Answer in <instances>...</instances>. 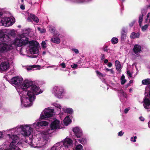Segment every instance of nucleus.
<instances>
[{"label":"nucleus","instance_id":"nucleus-1","mask_svg":"<svg viewBox=\"0 0 150 150\" xmlns=\"http://www.w3.org/2000/svg\"><path fill=\"white\" fill-rule=\"evenodd\" d=\"M23 81V78L18 76L14 77L11 80L12 83L17 86L16 89L21 97V106L29 107L32 105L35 99V95L42 92L38 87L33 84L30 81L25 80L22 84Z\"/></svg>","mask_w":150,"mask_h":150},{"label":"nucleus","instance_id":"nucleus-2","mask_svg":"<svg viewBox=\"0 0 150 150\" xmlns=\"http://www.w3.org/2000/svg\"><path fill=\"white\" fill-rule=\"evenodd\" d=\"M49 123L45 121L35 122L31 125H19L16 127L7 130L9 133L7 135L8 137L11 139L9 148L4 150H21L16 145H18L20 139L22 137H29L33 131L32 127L36 129H39L42 126L47 125ZM5 145H2L0 146V149L3 150Z\"/></svg>","mask_w":150,"mask_h":150},{"label":"nucleus","instance_id":"nucleus-3","mask_svg":"<svg viewBox=\"0 0 150 150\" xmlns=\"http://www.w3.org/2000/svg\"><path fill=\"white\" fill-rule=\"evenodd\" d=\"M29 43V48L30 53L32 54H36V57L39 54L38 49L39 43L34 41H29L28 38L25 36L24 34L18 36L14 40L13 44L19 47L25 46Z\"/></svg>","mask_w":150,"mask_h":150},{"label":"nucleus","instance_id":"nucleus-4","mask_svg":"<svg viewBox=\"0 0 150 150\" xmlns=\"http://www.w3.org/2000/svg\"><path fill=\"white\" fill-rule=\"evenodd\" d=\"M61 123L57 120H55L52 122L50 129L40 132L37 135L36 141L42 145H45L48 142L50 134L53 132V130L60 129Z\"/></svg>","mask_w":150,"mask_h":150},{"label":"nucleus","instance_id":"nucleus-5","mask_svg":"<svg viewBox=\"0 0 150 150\" xmlns=\"http://www.w3.org/2000/svg\"><path fill=\"white\" fill-rule=\"evenodd\" d=\"M72 144V140L69 138H66L64 140L63 142L57 143L55 144L50 149L47 150H62L67 149L71 147Z\"/></svg>","mask_w":150,"mask_h":150},{"label":"nucleus","instance_id":"nucleus-6","mask_svg":"<svg viewBox=\"0 0 150 150\" xmlns=\"http://www.w3.org/2000/svg\"><path fill=\"white\" fill-rule=\"evenodd\" d=\"M54 110L49 108L45 109L42 112L40 119L41 120L45 119L47 117H50L53 115Z\"/></svg>","mask_w":150,"mask_h":150},{"label":"nucleus","instance_id":"nucleus-7","mask_svg":"<svg viewBox=\"0 0 150 150\" xmlns=\"http://www.w3.org/2000/svg\"><path fill=\"white\" fill-rule=\"evenodd\" d=\"M6 42V41L4 42H0V53H4L9 51L13 48L11 45L7 44Z\"/></svg>","mask_w":150,"mask_h":150},{"label":"nucleus","instance_id":"nucleus-8","mask_svg":"<svg viewBox=\"0 0 150 150\" xmlns=\"http://www.w3.org/2000/svg\"><path fill=\"white\" fill-rule=\"evenodd\" d=\"M14 20L12 18L6 17L2 18L1 20V25L8 27L12 25L14 23Z\"/></svg>","mask_w":150,"mask_h":150},{"label":"nucleus","instance_id":"nucleus-9","mask_svg":"<svg viewBox=\"0 0 150 150\" xmlns=\"http://www.w3.org/2000/svg\"><path fill=\"white\" fill-rule=\"evenodd\" d=\"M63 92V89L61 87L54 86L52 90V93L53 94L58 98L62 97Z\"/></svg>","mask_w":150,"mask_h":150},{"label":"nucleus","instance_id":"nucleus-10","mask_svg":"<svg viewBox=\"0 0 150 150\" xmlns=\"http://www.w3.org/2000/svg\"><path fill=\"white\" fill-rule=\"evenodd\" d=\"M38 134L36 135V138L34 139L33 142L32 141V139L31 138H28V139L25 141V142L30 145L31 146L35 148L36 147H42L44 146L45 145H41L36 141L37 139V135Z\"/></svg>","mask_w":150,"mask_h":150},{"label":"nucleus","instance_id":"nucleus-11","mask_svg":"<svg viewBox=\"0 0 150 150\" xmlns=\"http://www.w3.org/2000/svg\"><path fill=\"white\" fill-rule=\"evenodd\" d=\"M75 135L77 138H80L83 135V132L82 129L79 127H77L74 128L73 129Z\"/></svg>","mask_w":150,"mask_h":150},{"label":"nucleus","instance_id":"nucleus-12","mask_svg":"<svg viewBox=\"0 0 150 150\" xmlns=\"http://www.w3.org/2000/svg\"><path fill=\"white\" fill-rule=\"evenodd\" d=\"M9 67V63L7 62H4L0 64V70L5 71L8 69Z\"/></svg>","mask_w":150,"mask_h":150},{"label":"nucleus","instance_id":"nucleus-13","mask_svg":"<svg viewBox=\"0 0 150 150\" xmlns=\"http://www.w3.org/2000/svg\"><path fill=\"white\" fill-rule=\"evenodd\" d=\"M6 32L5 29H0V42H4L6 41Z\"/></svg>","mask_w":150,"mask_h":150},{"label":"nucleus","instance_id":"nucleus-14","mask_svg":"<svg viewBox=\"0 0 150 150\" xmlns=\"http://www.w3.org/2000/svg\"><path fill=\"white\" fill-rule=\"evenodd\" d=\"M133 50L135 54L139 53L142 51L141 47L139 45H135Z\"/></svg>","mask_w":150,"mask_h":150},{"label":"nucleus","instance_id":"nucleus-15","mask_svg":"<svg viewBox=\"0 0 150 150\" xmlns=\"http://www.w3.org/2000/svg\"><path fill=\"white\" fill-rule=\"evenodd\" d=\"M120 96H121L120 100L122 102L124 103L126 100V97L127 96V94L125 93H124L122 90L120 91Z\"/></svg>","mask_w":150,"mask_h":150},{"label":"nucleus","instance_id":"nucleus-16","mask_svg":"<svg viewBox=\"0 0 150 150\" xmlns=\"http://www.w3.org/2000/svg\"><path fill=\"white\" fill-rule=\"evenodd\" d=\"M62 110L64 112L70 114H71L73 112V109L71 108H67L64 107L62 108Z\"/></svg>","mask_w":150,"mask_h":150},{"label":"nucleus","instance_id":"nucleus-17","mask_svg":"<svg viewBox=\"0 0 150 150\" xmlns=\"http://www.w3.org/2000/svg\"><path fill=\"white\" fill-rule=\"evenodd\" d=\"M71 120L68 116H67L64 120V122L65 125L67 126L71 123Z\"/></svg>","mask_w":150,"mask_h":150},{"label":"nucleus","instance_id":"nucleus-18","mask_svg":"<svg viewBox=\"0 0 150 150\" xmlns=\"http://www.w3.org/2000/svg\"><path fill=\"white\" fill-rule=\"evenodd\" d=\"M115 65L116 69L117 70H120L121 68V65L119 61L117 60H116L115 61Z\"/></svg>","mask_w":150,"mask_h":150},{"label":"nucleus","instance_id":"nucleus-19","mask_svg":"<svg viewBox=\"0 0 150 150\" xmlns=\"http://www.w3.org/2000/svg\"><path fill=\"white\" fill-rule=\"evenodd\" d=\"M142 84L143 85H148L150 84V79H147L142 80Z\"/></svg>","mask_w":150,"mask_h":150},{"label":"nucleus","instance_id":"nucleus-20","mask_svg":"<svg viewBox=\"0 0 150 150\" xmlns=\"http://www.w3.org/2000/svg\"><path fill=\"white\" fill-rule=\"evenodd\" d=\"M51 40L52 42L57 44H59L60 42V39L58 38H52Z\"/></svg>","mask_w":150,"mask_h":150},{"label":"nucleus","instance_id":"nucleus-21","mask_svg":"<svg viewBox=\"0 0 150 150\" xmlns=\"http://www.w3.org/2000/svg\"><path fill=\"white\" fill-rule=\"evenodd\" d=\"M139 33H135L134 32L132 33L130 35V38H139Z\"/></svg>","mask_w":150,"mask_h":150},{"label":"nucleus","instance_id":"nucleus-22","mask_svg":"<svg viewBox=\"0 0 150 150\" xmlns=\"http://www.w3.org/2000/svg\"><path fill=\"white\" fill-rule=\"evenodd\" d=\"M143 15L142 14L140 15L139 17V23L140 26H141L142 25V23L143 20Z\"/></svg>","mask_w":150,"mask_h":150},{"label":"nucleus","instance_id":"nucleus-23","mask_svg":"<svg viewBox=\"0 0 150 150\" xmlns=\"http://www.w3.org/2000/svg\"><path fill=\"white\" fill-rule=\"evenodd\" d=\"M30 17L35 22L38 23L39 21V19L38 17L35 16L34 15L30 14Z\"/></svg>","mask_w":150,"mask_h":150},{"label":"nucleus","instance_id":"nucleus-24","mask_svg":"<svg viewBox=\"0 0 150 150\" xmlns=\"http://www.w3.org/2000/svg\"><path fill=\"white\" fill-rule=\"evenodd\" d=\"M6 30V32L5 33H5H9V34L11 36H13L15 35V31L14 30H6V29H5Z\"/></svg>","mask_w":150,"mask_h":150},{"label":"nucleus","instance_id":"nucleus-25","mask_svg":"<svg viewBox=\"0 0 150 150\" xmlns=\"http://www.w3.org/2000/svg\"><path fill=\"white\" fill-rule=\"evenodd\" d=\"M149 26V25L148 24H146L142 26L141 30L143 31H145L148 28Z\"/></svg>","mask_w":150,"mask_h":150},{"label":"nucleus","instance_id":"nucleus-26","mask_svg":"<svg viewBox=\"0 0 150 150\" xmlns=\"http://www.w3.org/2000/svg\"><path fill=\"white\" fill-rule=\"evenodd\" d=\"M121 84H124L126 82V80L125 79V76L124 75H122L121 78Z\"/></svg>","mask_w":150,"mask_h":150},{"label":"nucleus","instance_id":"nucleus-27","mask_svg":"<svg viewBox=\"0 0 150 150\" xmlns=\"http://www.w3.org/2000/svg\"><path fill=\"white\" fill-rule=\"evenodd\" d=\"M111 42L112 44H115L118 42V39L116 38H113L111 39Z\"/></svg>","mask_w":150,"mask_h":150},{"label":"nucleus","instance_id":"nucleus-28","mask_svg":"<svg viewBox=\"0 0 150 150\" xmlns=\"http://www.w3.org/2000/svg\"><path fill=\"white\" fill-rule=\"evenodd\" d=\"M39 67L38 65H33L32 66L29 67L27 68V69L28 70H33V69L34 68H36V67Z\"/></svg>","mask_w":150,"mask_h":150},{"label":"nucleus","instance_id":"nucleus-29","mask_svg":"<svg viewBox=\"0 0 150 150\" xmlns=\"http://www.w3.org/2000/svg\"><path fill=\"white\" fill-rule=\"evenodd\" d=\"M75 150H83V146L81 144H79L76 146Z\"/></svg>","mask_w":150,"mask_h":150},{"label":"nucleus","instance_id":"nucleus-30","mask_svg":"<svg viewBox=\"0 0 150 150\" xmlns=\"http://www.w3.org/2000/svg\"><path fill=\"white\" fill-rule=\"evenodd\" d=\"M97 75L100 78V79H102L103 77V74L100 73V72L96 71Z\"/></svg>","mask_w":150,"mask_h":150},{"label":"nucleus","instance_id":"nucleus-31","mask_svg":"<svg viewBox=\"0 0 150 150\" xmlns=\"http://www.w3.org/2000/svg\"><path fill=\"white\" fill-rule=\"evenodd\" d=\"M126 34H125V33H122L121 37V40L124 41L126 39Z\"/></svg>","mask_w":150,"mask_h":150},{"label":"nucleus","instance_id":"nucleus-32","mask_svg":"<svg viewBox=\"0 0 150 150\" xmlns=\"http://www.w3.org/2000/svg\"><path fill=\"white\" fill-rule=\"evenodd\" d=\"M78 141L82 144H84L86 142V140L84 138H83L81 139H79Z\"/></svg>","mask_w":150,"mask_h":150},{"label":"nucleus","instance_id":"nucleus-33","mask_svg":"<svg viewBox=\"0 0 150 150\" xmlns=\"http://www.w3.org/2000/svg\"><path fill=\"white\" fill-rule=\"evenodd\" d=\"M38 29L41 33H43L45 32L46 30L44 28H41L40 27L38 28Z\"/></svg>","mask_w":150,"mask_h":150},{"label":"nucleus","instance_id":"nucleus-34","mask_svg":"<svg viewBox=\"0 0 150 150\" xmlns=\"http://www.w3.org/2000/svg\"><path fill=\"white\" fill-rule=\"evenodd\" d=\"M56 108L60 110L61 108V106L60 105L57 103H54L53 104Z\"/></svg>","mask_w":150,"mask_h":150},{"label":"nucleus","instance_id":"nucleus-35","mask_svg":"<svg viewBox=\"0 0 150 150\" xmlns=\"http://www.w3.org/2000/svg\"><path fill=\"white\" fill-rule=\"evenodd\" d=\"M49 30L51 33H54V32H55V29L54 27L50 26L49 27Z\"/></svg>","mask_w":150,"mask_h":150},{"label":"nucleus","instance_id":"nucleus-36","mask_svg":"<svg viewBox=\"0 0 150 150\" xmlns=\"http://www.w3.org/2000/svg\"><path fill=\"white\" fill-rule=\"evenodd\" d=\"M137 138V137L136 136L134 137H132L131 138L130 140L133 142H135L136 141V139Z\"/></svg>","mask_w":150,"mask_h":150},{"label":"nucleus","instance_id":"nucleus-37","mask_svg":"<svg viewBox=\"0 0 150 150\" xmlns=\"http://www.w3.org/2000/svg\"><path fill=\"white\" fill-rule=\"evenodd\" d=\"M78 65L76 64H73L72 65H71V67L72 68L74 69H76L77 68Z\"/></svg>","mask_w":150,"mask_h":150},{"label":"nucleus","instance_id":"nucleus-38","mask_svg":"<svg viewBox=\"0 0 150 150\" xmlns=\"http://www.w3.org/2000/svg\"><path fill=\"white\" fill-rule=\"evenodd\" d=\"M41 45L42 47L45 48L46 46V44L45 42H42L41 43Z\"/></svg>","mask_w":150,"mask_h":150},{"label":"nucleus","instance_id":"nucleus-39","mask_svg":"<svg viewBox=\"0 0 150 150\" xmlns=\"http://www.w3.org/2000/svg\"><path fill=\"white\" fill-rule=\"evenodd\" d=\"M124 133V132H123L122 131H121L118 132V136H119L121 137L123 135Z\"/></svg>","mask_w":150,"mask_h":150},{"label":"nucleus","instance_id":"nucleus-40","mask_svg":"<svg viewBox=\"0 0 150 150\" xmlns=\"http://www.w3.org/2000/svg\"><path fill=\"white\" fill-rule=\"evenodd\" d=\"M60 65L63 68H64L66 67V65L64 62H63L60 64Z\"/></svg>","mask_w":150,"mask_h":150},{"label":"nucleus","instance_id":"nucleus-41","mask_svg":"<svg viewBox=\"0 0 150 150\" xmlns=\"http://www.w3.org/2000/svg\"><path fill=\"white\" fill-rule=\"evenodd\" d=\"M72 50L76 54H78L79 52V50L77 49H72Z\"/></svg>","mask_w":150,"mask_h":150},{"label":"nucleus","instance_id":"nucleus-42","mask_svg":"<svg viewBox=\"0 0 150 150\" xmlns=\"http://www.w3.org/2000/svg\"><path fill=\"white\" fill-rule=\"evenodd\" d=\"M127 74L128 75L129 77H131L132 76V73H130V72L129 71H127Z\"/></svg>","mask_w":150,"mask_h":150},{"label":"nucleus","instance_id":"nucleus-43","mask_svg":"<svg viewBox=\"0 0 150 150\" xmlns=\"http://www.w3.org/2000/svg\"><path fill=\"white\" fill-rule=\"evenodd\" d=\"M135 22V21H132L130 23H129V25L131 27H132V26H133V25L134 24Z\"/></svg>","mask_w":150,"mask_h":150},{"label":"nucleus","instance_id":"nucleus-44","mask_svg":"<svg viewBox=\"0 0 150 150\" xmlns=\"http://www.w3.org/2000/svg\"><path fill=\"white\" fill-rule=\"evenodd\" d=\"M129 110V108H126L124 110V112L125 113V114L127 113Z\"/></svg>","mask_w":150,"mask_h":150},{"label":"nucleus","instance_id":"nucleus-45","mask_svg":"<svg viewBox=\"0 0 150 150\" xmlns=\"http://www.w3.org/2000/svg\"><path fill=\"white\" fill-rule=\"evenodd\" d=\"M110 72V74H114V71L112 69H111L109 71Z\"/></svg>","mask_w":150,"mask_h":150},{"label":"nucleus","instance_id":"nucleus-46","mask_svg":"<svg viewBox=\"0 0 150 150\" xmlns=\"http://www.w3.org/2000/svg\"><path fill=\"white\" fill-rule=\"evenodd\" d=\"M20 8L22 10H24L25 8V7L24 6L21 5L20 6Z\"/></svg>","mask_w":150,"mask_h":150},{"label":"nucleus","instance_id":"nucleus-47","mask_svg":"<svg viewBox=\"0 0 150 150\" xmlns=\"http://www.w3.org/2000/svg\"><path fill=\"white\" fill-rule=\"evenodd\" d=\"M112 66V64L111 62L109 63L108 64V66L109 67H111Z\"/></svg>","mask_w":150,"mask_h":150},{"label":"nucleus","instance_id":"nucleus-48","mask_svg":"<svg viewBox=\"0 0 150 150\" xmlns=\"http://www.w3.org/2000/svg\"><path fill=\"white\" fill-rule=\"evenodd\" d=\"M140 120L142 121H144V118L142 117H140L139 118Z\"/></svg>","mask_w":150,"mask_h":150},{"label":"nucleus","instance_id":"nucleus-49","mask_svg":"<svg viewBox=\"0 0 150 150\" xmlns=\"http://www.w3.org/2000/svg\"><path fill=\"white\" fill-rule=\"evenodd\" d=\"M110 69H108V68H105V71H110Z\"/></svg>","mask_w":150,"mask_h":150},{"label":"nucleus","instance_id":"nucleus-50","mask_svg":"<svg viewBox=\"0 0 150 150\" xmlns=\"http://www.w3.org/2000/svg\"><path fill=\"white\" fill-rule=\"evenodd\" d=\"M3 137V134H2V133L0 132V138H1L2 137Z\"/></svg>","mask_w":150,"mask_h":150},{"label":"nucleus","instance_id":"nucleus-51","mask_svg":"<svg viewBox=\"0 0 150 150\" xmlns=\"http://www.w3.org/2000/svg\"><path fill=\"white\" fill-rule=\"evenodd\" d=\"M108 59H106L104 61V62L105 64L107 63L108 62Z\"/></svg>","mask_w":150,"mask_h":150},{"label":"nucleus","instance_id":"nucleus-52","mask_svg":"<svg viewBox=\"0 0 150 150\" xmlns=\"http://www.w3.org/2000/svg\"><path fill=\"white\" fill-rule=\"evenodd\" d=\"M150 13H148L146 16L147 18H148V17H149L150 16Z\"/></svg>","mask_w":150,"mask_h":150},{"label":"nucleus","instance_id":"nucleus-53","mask_svg":"<svg viewBox=\"0 0 150 150\" xmlns=\"http://www.w3.org/2000/svg\"><path fill=\"white\" fill-rule=\"evenodd\" d=\"M54 66V65H52V66H48V67H47V68H49V67L52 68V67H53Z\"/></svg>","mask_w":150,"mask_h":150},{"label":"nucleus","instance_id":"nucleus-54","mask_svg":"<svg viewBox=\"0 0 150 150\" xmlns=\"http://www.w3.org/2000/svg\"><path fill=\"white\" fill-rule=\"evenodd\" d=\"M104 51H107V48H105L104 49Z\"/></svg>","mask_w":150,"mask_h":150},{"label":"nucleus","instance_id":"nucleus-55","mask_svg":"<svg viewBox=\"0 0 150 150\" xmlns=\"http://www.w3.org/2000/svg\"><path fill=\"white\" fill-rule=\"evenodd\" d=\"M46 54V52L45 51H43L42 52V54L43 55H44Z\"/></svg>","mask_w":150,"mask_h":150},{"label":"nucleus","instance_id":"nucleus-56","mask_svg":"<svg viewBox=\"0 0 150 150\" xmlns=\"http://www.w3.org/2000/svg\"><path fill=\"white\" fill-rule=\"evenodd\" d=\"M148 126L150 128V121L148 123Z\"/></svg>","mask_w":150,"mask_h":150},{"label":"nucleus","instance_id":"nucleus-57","mask_svg":"<svg viewBox=\"0 0 150 150\" xmlns=\"http://www.w3.org/2000/svg\"><path fill=\"white\" fill-rule=\"evenodd\" d=\"M28 21H30V19L29 18H28L27 19Z\"/></svg>","mask_w":150,"mask_h":150},{"label":"nucleus","instance_id":"nucleus-58","mask_svg":"<svg viewBox=\"0 0 150 150\" xmlns=\"http://www.w3.org/2000/svg\"><path fill=\"white\" fill-rule=\"evenodd\" d=\"M75 145L76 146V144H77V141H76L75 143Z\"/></svg>","mask_w":150,"mask_h":150},{"label":"nucleus","instance_id":"nucleus-59","mask_svg":"<svg viewBox=\"0 0 150 150\" xmlns=\"http://www.w3.org/2000/svg\"><path fill=\"white\" fill-rule=\"evenodd\" d=\"M129 82L130 83H132V81H130Z\"/></svg>","mask_w":150,"mask_h":150},{"label":"nucleus","instance_id":"nucleus-60","mask_svg":"<svg viewBox=\"0 0 150 150\" xmlns=\"http://www.w3.org/2000/svg\"><path fill=\"white\" fill-rule=\"evenodd\" d=\"M132 89H131H131H129V91H132Z\"/></svg>","mask_w":150,"mask_h":150},{"label":"nucleus","instance_id":"nucleus-61","mask_svg":"<svg viewBox=\"0 0 150 150\" xmlns=\"http://www.w3.org/2000/svg\"><path fill=\"white\" fill-rule=\"evenodd\" d=\"M2 15V13H0V16Z\"/></svg>","mask_w":150,"mask_h":150},{"label":"nucleus","instance_id":"nucleus-62","mask_svg":"<svg viewBox=\"0 0 150 150\" xmlns=\"http://www.w3.org/2000/svg\"><path fill=\"white\" fill-rule=\"evenodd\" d=\"M22 2H23V0H21Z\"/></svg>","mask_w":150,"mask_h":150},{"label":"nucleus","instance_id":"nucleus-63","mask_svg":"<svg viewBox=\"0 0 150 150\" xmlns=\"http://www.w3.org/2000/svg\"><path fill=\"white\" fill-rule=\"evenodd\" d=\"M59 114H60V115L61 114V113H60Z\"/></svg>","mask_w":150,"mask_h":150},{"label":"nucleus","instance_id":"nucleus-64","mask_svg":"<svg viewBox=\"0 0 150 150\" xmlns=\"http://www.w3.org/2000/svg\"><path fill=\"white\" fill-rule=\"evenodd\" d=\"M57 68H56L55 70H57Z\"/></svg>","mask_w":150,"mask_h":150}]
</instances>
